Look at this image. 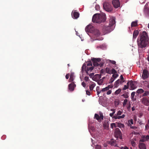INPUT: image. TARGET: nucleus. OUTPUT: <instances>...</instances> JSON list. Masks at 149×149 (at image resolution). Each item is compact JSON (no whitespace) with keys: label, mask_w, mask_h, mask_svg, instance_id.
<instances>
[{"label":"nucleus","mask_w":149,"mask_h":149,"mask_svg":"<svg viewBox=\"0 0 149 149\" xmlns=\"http://www.w3.org/2000/svg\"><path fill=\"white\" fill-rule=\"evenodd\" d=\"M148 39L147 33L143 31L141 34L139 39H138L137 41L138 47L141 48L146 47L148 43Z\"/></svg>","instance_id":"1"},{"label":"nucleus","mask_w":149,"mask_h":149,"mask_svg":"<svg viewBox=\"0 0 149 149\" xmlns=\"http://www.w3.org/2000/svg\"><path fill=\"white\" fill-rule=\"evenodd\" d=\"M115 24V21L113 18L111 19L108 25H105L102 26V31L104 34L108 33L113 30V25Z\"/></svg>","instance_id":"2"},{"label":"nucleus","mask_w":149,"mask_h":149,"mask_svg":"<svg viewBox=\"0 0 149 149\" xmlns=\"http://www.w3.org/2000/svg\"><path fill=\"white\" fill-rule=\"evenodd\" d=\"M106 20V15L104 13H96L94 14L92 18L93 22L100 23L104 22Z\"/></svg>","instance_id":"3"},{"label":"nucleus","mask_w":149,"mask_h":149,"mask_svg":"<svg viewBox=\"0 0 149 149\" xmlns=\"http://www.w3.org/2000/svg\"><path fill=\"white\" fill-rule=\"evenodd\" d=\"M92 62L91 61L84 63L81 68L82 72L85 71L87 74H89L94 68V67L92 66Z\"/></svg>","instance_id":"4"},{"label":"nucleus","mask_w":149,"mask_h":149,"mask_svg":"<svg viewBox=\"0 0 149 149\" xmlns=\"http://www.w3.org/2000/svg\"><path fill=\"white\" fill-rule=\"evenodd\" d=\"M91 60L94 66L101 67L103 65V63L100 62L101 61L100 58H93L91 59Z\"/></svg>","instance_id":"5"},{"label":"nucleus","mask_w":149,"mask_h":149,"mask_svg":"<svg viewBox=\"0 0 149 149\" xmlns=\"http://www.w3.org/2000/svg\"><path fill=\"white\" fill-rule=\"evenodd\" d=\"M104 9L108 12H111L112 11V8L110 4L108 2H105L103 5Z\"/></svg>","instance_id":"6"},{"label":"nucleus","mask_w":149,"mask_h":149,"mask_svg":"<svg viewBox=\"0 0 149 149\" xmlns=\"http://www.w3.org/2000/svg\"><path fill=\"white\" fill-rule=\"evenodd\" d=\"M111 111H113V113H110V116L111 117H112L113 118H114L116 119H120V118H124L125 116V115L124 114H123L121 116H117L116 115H115L113 116L114 114L115 113V111L113 109H111Z\"/></svg>","instance_id":"7"},{"label":"nucleus","mask_w":149,"mask_h":149,"mask_svg":"<svg viewBox=\"0 0 149 149\" xmlns=\"http://www.w3.org/2000/svg\"><path fill=\"white\" fill-rule=\"evenodd\" d=\"M100 116L98 114L95 113V114L94 118L96 119L99 122L101 121V120H103L104 118V116L102 113L100 114Z\"/></svg>","instance_id":"8"},{"label":"nucleus","mask_w":149,"mask_h":149,"mask_svg":"<svg viewBox=\"0 0 149 149\" xmlns=\"http://www.w3.org/2000/svg\"><path fill=\"white\" fill-rule=\"evenodd\" d=\"M128 82H129V85L130 86L131 90H134L136 88L137 84L136 81H131Z\"/></svg>","instance_id":"9"},{"label":"nucleus","mask_w":149,"mask_h":149,"mask_svg":"<svg viewBox=\"0 0 149 149\" xmlns=\"http://www.w3.org/2000/svg\"><path fill=\"white\" fill-rule=\"evenodd\" d=\"M112 3L114 8H117L120 6V3L119 0H113Z\"/></svg>","instance_id":"10"},{"label":"nucleus","mask_w":149,"mask_h":149,"mask_svg":"<svg viewBox=\"0 0 149 149\" xmlns=\"http://www.w3.org/2000/svg\"><path fill=\"white\" fill-rule=\"evenodd\" d=\"M114 134L116 138L120 137L122 135V133L118 128H116L115 129Z\"/></svg>","instance_id":"11"},{"label":"nucleus","mask_w":149,"mask_h":149,"mask_svg":"<svg viewBox=\"0 0 149 149\" xmlns=\"http://www.w3.org/2000/svg\"><path fill=\"white\" fill-rule=\"evenodd\" d=\"M142 102L144 105H149V98L144 97L142 99Z\"/></svg>","instance_id":"12"},{"label":"nucleus","mask_w":149,"mask_h":149,"mask_svg":"<svg viewBox=\"0 0 149 149\" xmlns=\"http://www.w3.org/2000/svg\"><path fill=\"white\" fill-rule=\"evenodd\" d=\"M149 76L148 73V71L146 70H144L143 71V73L142 74V77L144 79L148 78Z\"/></svg>","instance_id":"13"},{"label":"nucleus","mask_w":149,"mask_h":149,"mask_svg":"<svg viewBox=\"0 0 149 149\" xmlns=\"http://www.w3.org/2000/svg\"><path fill=\"white\" fill-rule=\"evenodd\" d=\"M75 86L76 85L75 84L74 82H72L68 85L69 89L70 91H74V88Z\"/></svg>","instance_id":"14"},{"label":"nucleus","mask_w":149,"mask_h":149,"mask_svg":"<svg viewBox=\"0 0 149 149\" xmlns=\"http://www.w3.org/2000/svg\"><path fill=\"white\" fill-rule=\"evenodd\" d=\"M72 17L74 19H77L79 16V14L78 12L74 11L72 14Z\"/></svg>","instance_id":"15"},{"label":"nucleus","mask_w":149,"mask_h":149,"mask_svg":"<svg viewBox=\"0 0 149 149\" xmlns=\"http://www.w3.org/2000/svg\"><path fill=\"white\" fill-rule=\"evenodd\" d=\"M124 82V81L122 80L118 79L115 82L114 84V86L115 87H117L118 86L119 84H121Z\"/></svg>","instance_id":"16"},{"label":"nucleus","mask_w":149,"mask_h":149,"mask_svg":"<svg viewBox=\"0 0 149 149\" xmlns=\"http://www.w3.org/2000/svg\"><path fill=\"white\" fill-rule=\"evenodd\" d=\"M93 26L91 25H88L85 28V30L88 32H90L92 30Z\"/></svg>","instance_id":"17"},{"label":"nucleus","mask_w":149,"mask_h":149,"mask_svg":"<svg viewBox=\"0 0 149 149\" xmlns=\"http://www.w3.org/2000/svg\"><path fill=\"white\" fill-rule=\"evenodd\" d=\"M139 147L140 149H146L145 144L142 143H139Z\"/></svg>","instance_id":"18"},{"label":"nucleus","mask_w":149,"mask_h":149,"mask_svg":"<svg viewBox=\"0 0 149 149\" xmlns=\"http://www.w3.org/2000/svg\"><path fill=\"white\" fill-rule=\"evenodd\" d=\"M139 31L137 30H135L133 33V38L135 39L139 34Z\"/></svg>","instance_id":"19"},{"label":"nucleus","mask_w":149,"mask_h":149,"mask_svg":"<svg viewBox=\"0 0 149 149\" xmlns=\"http://www.w3.org/2000/svg\"><path fill=\"white\" fill-rule=\"evenodd\" d=\"M101 78V75L99 74H95L93 77V79L96 81L100 79Z\"/></svg>","instance_id":"20"},{"label":"nucleus","mask_w":149,"mask_h":149,"mask_svg":"<svg viewBox=\"0 0 149 149\" xmlns=\"http://www.w3.org/2000/svg\"><path fill=\"white\" fill-rule=\"evenodd\" d=\"M117 127L120 128H124L125 127L124 125L120 123H116Z\"/></svg>","instance_id":"21"},{"label":"nucleus","mask_w":149,"mask_h":149,"mask_svg":"<svg viewBox=\"0 0 149 149\" xmlns=\"http://www.w3.org/2000/svg\"><path fill=\"white\" fill-rule=\"evenodd\" d=\"M94 33L97 36H99L100 35V33L98 30H95L94 31Z\"/></svg>","instance_id":"22"},{"label":"nucleus","mask_w":149,"mask_h":149,"mask_svg":"<svg viewBox=\"0 0 149 149\" xmlns=\"http://www.w3.org/2000/svg\"><path fill=\"white\" fill-rule=\"evenodd\" d=\"M95 86V83H93L92 84H91L89 86V88L91 91L93 90Z\"/></svg>","instance_id":"23"},{"label":"nucleus","mask_w":149,"mask_h":149,"mask_svg":"<svg viewBox=\"0 0 149 149\" xmlns=\"http://www.w3.org/2000/svg\"><path fill=\"white\" fill-rule=\"evenodd\" d=\"M109 124L108 123V122H105L103 124V126L104 128L105 129H108L109 126Z\"/></svg>","instance_id":"24"},{"label":"nucleus","mask_w":149,"mask_h":149,"mask_svg":"<svg viewBox=\"0 0 149 149\" xmlns=\"http://www.w3.org/2000/svg\"><path fill=\"white\" fill-rule=\"evenodd\" d=\"M137 25V21L133 22L131 24L132 27L136 26Z\"/></svg>","instance_id":"25"},{"label":"nucleus","mask_w":149,"mask_h":149,"mask_svg":"<svg viewBox=\"0 0 149 149\" xmlns=\"http://www.w3.org/2000/svg\"><path fill=\"white\" fill-rule=\"evenodd\" d=\"M129 82H128L127 83V85H125L124 86V87L123 88V90H126L127 89H128L129 88Z\"/></svg>","instance_id":"26"},{"label":"nucleus","mask_w":149,"mask_h":149,"mask_svg":"<svg viewBox=\"0 0 149 149\" xmlns=\"http://www.w3.org/2000/svg\"><path fill=\"white\" fill-rule=\"evenodd\" d=\"M105 70L106 71V72L109 74H111V70L110 69V68H106L105 69Z\"/></svg>","instance_id":"27"},{"label":"nucleus","mask_w":149,"mask_h":149,"mask_svg":"<svg viewBox=\"0 0 149 149\" xmlns=\"http://www.w3.org/2000/svg\"><path fill=\"white\" fill-rule=\"evenodd\" d=\"M121 96L125 98H127L129 97V96L127 94V93H125L124 94L121 95Z\"/></svg>","instance_id":"28"},{"label":"nucleus","mask_w":149,"mask_h":149,"mask_svg":"<svg viewBox=\"0 0 149 149\" xmlns=\"http://www.w3.org/2000/svg\"><path fill=\"white\" fill-rule=\"evenodd\" d=\"M144 92V90L141 88L139 89L137 91V92L138 93H141Z\"/></svg>","instance_id":"29"},{"label":"nucleus","mask_w":149,"mask_h":149,"mask_svg":"<svg viewBox=\"0 0 149 149\" xmlns=\"http://www.w3.org/2000/svg\"><path fill=\"white\" fill-rule=\"evenodd\" d=\"M117 127L116 123H113L111 124V127L113 129L114 127Z\"/></svg>","instance_id":"30"},{"label":"nucleus","mask_w":149,"mask_h":149,"mask_svg":"<svg viewBox=\"0 0 149 149\" xmlns=\"http://www.w3.org/2000/svg\"><path fill=\"white\" fill-rule=\"evenodd\" d=\"M74 80L73 76V75H71L70 76V78L69 79V82H72Z\"/></svg>","instance_id":"31"},{"label":"nucleus","mask_w":149,"mask_h":149,"mask_svg":"<svg viewBox=\"0 0 149 149\" xmlns=\"http://www.w3.org/2000/svg\"><path fill=\"white\" fill-rule=\"evenodd\" d=\"M121 91V89L120 88H119L115 91V94L116 95H118L120 93Z\"/></svg>","instance_id":"32"},{"label":"nucleus","mask_w":149,"mask_h":149,"mask_svg":"<svg viewBox=\"0 0 149 149\" xmlns=\"http://www.w3.org/2000/svg\"><path fill=\"white\" fill-rule=\"evenodd\" d=\"M146 141H147V140L145 139V137H144L143 136L141 137V138L140 140V142H145Z\"/></svg>","instance_id":"33"},{"label":"nucleus","mask_w":149,"mask_h":149,"mask_svg":"<svg viewBox=\"0 0 149 149\" xmlns=\"http://www.w3.org/2000/svg\"><path fill=\"white\" fill-rule=\"evenodd\" d=\"M109 90L108 87H106L105 88H103L101 90L102 92L107 91Z\"/></svg>","instance_id":"34"},{"label":"nucleus","mask_w":149,"mask_h":149,"mask_svg":"<svg viewBox=\"0 0 149 149\" xmlns=\"http://www.w3.org/2000/svg\"><path fill=\"white\" fill-rule=\"evenodd\" d=\"M128 100L127 99H125L124 100L123 102V107H125L126 104Z\"/></svg>","instance_id":"35"},{"label":"nucleus","mask_w":149,"mask_h":149,"mask_svg":"<svg viewBox=\"0 0 149 149\" xmlns=\"http://www.w3.org/2000/svg\"><path fill=\"white\" fill-rule=\"evenodd\" d=\"M118 76V75L117 73L113 74V75L112 76V77L113 78H114V79H115Z\"/></svg>","instance_id":"36"},{"label":"nucleus","mask_w":149,"mask_h":149,"mask_svg":"<svg viewBox=\"0 0 149 149\" xmlns=\"http://www.w3.org/2000/svg\"><path fill=\"white\" fill-rule=\"evenodd\" d=\"M103 80L102 79H100V80L98 81L97 82L98 84L100 85H102L103 84Z\"/></svg>","instance_id":"37"},{"label":"nucleus","mask_w":149,"mask_h":149,"mask_svg":"<svg viewBox=\"0 0 149 149\" xmlns=\"http://www.w3.org/2000/svg\"><path fill=\"white\" fill-rule=\"evenodd\" d=\"M149 94V92L148 91H146L145 93L143 94V96H147Z\"/></svg>","instance_id":"38"},{"label":"nucleus","mask_w":149,"mask_h":149,"mask_svg":"<svg viewBox=\"0 0 149 149\" xmlns=\"http://www.w3.org/2000/svg\"><path fill=\"white\" fill-rule=\"evenodd\" d=\"M111 74H114L117 73V71L114 68H112L111 70Z\"/></svg>","instance_id":"39"},{"label":"nucleus","mask_w":149,"mask_h":149,"mask_svg":"<svg viewBox=\"0 0 149 149\" xmlns=\"http://www.w3.org/2000/svg\"><path fill=\"white\" fill-rule=\"evenodd\" d=\"M129 126H130L131 128L134 129L135 130L137 131V130L136 129H137V127L136 126H132L131 124L130 125H129Z\"/></svg>","instance_id":"40"},{"label":"nucleus","mask_w":149,"mask_h":149,"mask_svg":"<svg viewBox=\"0 0 149 149\" xmlns=\"http://www.w3.org/2000/svg\"><path fill=\"white\" fill-rule=\"evenodd\" d=\"M123 113V112L121 111H118L117 113V116H120V115L122 114Z\"/></svg>","instance_id":"41"},{"label":"nucleus","mask_w":149,"mask_h":149,"mask_svg":"<svg viewBox=\"0 0 149 149\" xmlns=\"http://www.w3.org/2000/svg\"><path fill=\"white\" fill-rule=\"evenodd\" d=\"M135 94V92H132V93L131 94V98L132 99H133L134 98V96Z\"/></svg>","instance_id":"42"},{"label":"nucleus","mask_w":149,"mask_h":149,"mask_svg":"<svg viewBox=\"0 0 149 149\" xmlns=\"http://www.w3.org/2000/svg\"><path fill=\"white\" fill-rule=\"evenodd\" d=\"M100 6L98 5H96L95 6V8L96 10H98L100 9Z\"/></svg>","instance_id":"43"},{"label":"nucleus","mask_w":149,"mask_h":149,"mask_svg":"<svg viewBox=\"0 0 149 149\" xmlns=\"http://www.w3.org/2000/svg\"><path fill=\"white\" fill-rule=\"evenodd\" d=\"M131 144L132 146L133 147H135L136 144V143L134 141H131Z\"/></svg>","instance_id":"44"},{"label":"nucleus","mask_w":149,"mask_h":149,"mask_svg":"<svg viewBox=\"0 0 149 149\" xmlns=\"http://www.w3.org/2000/svg\"><path fill=\"white\" fill-rule=\"evenodd\" d=\"M89 75V76L91 78H92V77H93L94 76V73H91L90 74H88Z\"/></svg>","instance_id":"45"},{"label":"nucleus","mask_w":149,"mask_h":149,"mask_svg":"<svg viewBox=\"0 0 149 149\" xmlns=\"http://www.w3.org/2000/svg\"><path fill=\"white\" fill-rule=\"evenodd\" d=\"M144 137H145V139H146L147 141H148V139H149V135H147V136H143Z\"/></svg>","instance_id":"46"},{"label":"nucleus","mask_w":149,"mask_h":149,"mask_svg":"<svg viewBox=\"0 0 149 149\" xmlns=\"http://www.w3.org/2000/svg\"><path fill=\"white\" fill-rule=\"evenodd\" d=\"M114 80H115L114 78H112L111 77V79L110 80L109 83H112L113 81Z\"/></svg>","instance_id":"47"},{"label":"nucleus","mask_w":149,"mask_h":149,"mask_svg":"<svg viewBox=\"0 0 149 149\" xmlns=\"http://www.w3.org/2000/svg\"><path fill=\"white\" fill-rule=\"evenodd\" d=\"M110 62L112 63L113 64H114L115 65H116V62L114 61L113 60H110Z\"/></svg>","instance_id":"48"},{"label":"nucleus","mask_w":149,"mask_h":149,"mask_svg":"<svg viewBox=\"0 0 149 149\" xmlns=\"http://www.w3.org/2000/svg\"><path fill=\"white\" fill-rule=\"evenodd\" d=\"M108 91L107 92V95H109L111 93V90H108Z\"/></svg>","instance_id":"49"},{"label":"nucleus","mask_w":149,"mask_h":149,"mask_svg":"<svg viewBox=\"0 0 149 149\" xmlns=\"http://www.w3.org/2000/svg\"><path fill=\"white\" fill-rule=\"evenodd\" d=\"M84 80L86 81H88L89 80V77H88L86 76L84 77Z\"/></svg>","instance_id":"50"},{"label":"nucleus","mask_w":149,"mask_h":149,"mask_svg":"<svg viewBox=\"0 0 149 149\" xmlns=\"http://www.w3.org/2000/svg\"><path fill=\"white\" fill-rule=\"evenodd\" d=\"M129 122L130 124H133V120L132 119H131L130 120H129Z\"/></svg>","instance_id":"51"},{"label":"nucleus","mask_w":149,"mask_h":149,"mask_svg":"<svg viewBox=\"0 0 149 149\" xmlns=\"http://www.w3.org/2000/svg\"><path fill=\"white\" fill-rule=\"evenodd\" d=\"M86 94L88 95H91L90 92L88 90H86Z\"/></svg>","instance_id":"52"},{"label":"nucleus","mask_w":149,"mask_h":149,"mask_svg":"<svg viewBox=\"0 0 149 149\" xmlns=\"http://www.w3.org/2000/svg\"><path fill=\"white\" fill-rule=\"evenodd\" d=\"M149 128V126L148 124H146L145 126V129L146 130H148Z\"/></svg>","instance_id":"53"},{"label":"nucleus","mask_w":149,"mask_h":149,"mask_svg":"<svg viewBox=\"0 0 149 149\" xmlns=\"http://www.w3.org/2000/svg\"><path fill=\"white\" fill-rule=\"evenodd\" d=\"M107 87H108L109 89L110 88H112L113 87V86L112 85H108Z\"/></svg>","instance_id":"54"},{"label":"nucleus","mask_w":149,"mask_h":149,"mask_svg":"<svg viewBox=\"0 0 149 149\" xmlns=\"http://www.w3.org/2000/svg\"><path fill=\"white\" fill-rule=\"evenodd\" d=\"M81 85L84 87H85L86 86V84L84 81L82 82Z\"/></svg>","instance_id":"55"},{"label":"nucleus","mask_w":149,"mask_h":149,"mask_svg":"<svg viewBox=\"0 0 149 149\" xmlns=\"http://www.w3.org/2000/svg\"><path fill=\"white\" fill-rule=\"evenodd\" d=\"M115 143L114 142V141H111V145L112 146H116V145H114V144Z\"/></svg>","instance_id":"56"},{"label":"nucleus","mask_w":149,"mask_h":149,"mask_svg":"<svg viewBox=\"0 0 149 149\" xmlns=\"http://www.w3.org/2000/svg\"><path fill=\"white\" fill-rule=\"evenodd\" d=\"M120 79L123 80L124 81V78H123L122 75H120Z\"/></svg>","instance_id":"57"},{"label":"nucleus","mask_w":149,"mask_h":149,"mask_svg":"<svg viewBox=\"0 0 149 149\" xmlns=\"http://www.w3.org/2000/svg\"><path fill=\"white\" fill-rule=\"evenodd\" d=\"M97 95H99L100 94V93L101 92H102V91H101V90H100V91H97ZM99 95L98 96V97H99Z\"/></svg>","instance_id":"58"},{"label":"nucleus","mask_w":149,"mask_h":149,"mask_svg":"<svg viewBox=\"0 0 149 149\" xmlns=\"http://www.w3.org/2000/svg\"><path fill=\"white\" fill-rule=\"evenodd\" d=\"M96 147L97 149H100L101 148V146L100 145H97V146Z\"/></svg>","instance_id":"59"},{"label":"nucleus","mask_w":149,"mask_h":149,"mask_svg":"<svg viewBox=\"0 0 149 149\" xmlns=\"http://www.w3.org/2000/svg\"><path fill=\"white\" fill-rule=\"evenodd\" d=\"M65 77L67 79H68V78L69 77V75L68 74H66V75L65 76Z\"/></svg>","instance_id":"60"},{"label":"nucleus","mask_w":149,"mask_h":149,"mask_svg":"<svg viewBox=\"0 0 149 149\" xmlns=\"http://www.w3.org/2000/svg\"><path fill=\"white\" fill-rule=\"evenodd\" d=\"M96 91H99V86H97L96 88Z\"/></svg>","instance_id":"61"},{"label":"nucleus","mask_w":149,"mask_h":149,"mask_svg":"<svg viewBox=\"0 0 149 149\" xmlns=\"http://www.w3.org/2000/svg\"><path fill=\"white\" fill-rule=\"evenodd\" d=\"M121 149H129L126 146L124 147H122Z\"/></svg>","instance_id":"62"},{"label":"nucleus","mask_w":149,"mask_h":149,"mask_svg":"<svg viewBox=\"0 0 149 149\" xmlns=\"http://www.w3.org/2000/svg\"><path fill=\"white\" fill-rule=\"evenodd\" d=\"M139 124H140V125H142V124H143V123H142V122L141 121H140L139 122Z\"/></svg>","instance_id":"63"},{"label":"nucleus","mask_w":149,"mask_h":149,"mask_svg":"<svg viewBox=\"0 0 149 149\" xmlns=\"http://www.w3.org/2000/svg\"><path fill=\"white\" fill-rule=\"evenodd\" d=\"M147 58V60H148V61L149 62V54Z\"/></svg>","instance_id":"64"}]
</instances>
